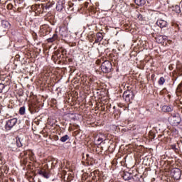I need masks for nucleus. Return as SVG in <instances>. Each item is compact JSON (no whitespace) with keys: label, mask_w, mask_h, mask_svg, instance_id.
Wrapping results in <instances>:
<instances>
[{"label":"nucleus","mask_w":182,"mask_h":182,"mask_svg":"<svg viewBox=\"0 0 182 182\" xmlns=\"http://www.w3.org/2000/svg\"><path fill=\"white\" fill-rule=\"evenodd\" d=\"M122 97L127 103H132L134 99V92L132 90H127L124 92Z\"/></svg>","instance_id":"f257e3e1"},{"label":"nucleus","mask_w":182,"mask_h":182,"mask_svg":"<svg viewBox=\"0 0 182 182\" xmlns=\"http://www.w3.org/2000/svg\"><path fill=\"white\" fill-rule=\"evenodd\" d=\"M18 123V118H12L6 121L5 124L6 132H9L16 126Z\"/></svg>","instance_id":"f03ea898"},{"label":"nucleus","mask_w":182,"mask_h":182,"mask_svg":"<svg viewBox=\"0 0 182 182\" xmlns=\"http://www.w3.org/2000/svg\"><path fill=\"white\" fill-rule=\"evenodd\" d=\"M112 69H113V65L110 61L105 60L102 63L101 70L103 73H110V72H112Z\"/></svg>","instance_id":"7ed1b4c3"},{"label":"nucleus","mask_w":182,"mask_h":182,"mask_svg":"<svg viewBox=\"0 0 182 182\" xmlns=\"http://www.w3.org/2000/svg\"><path fill=\"white\" fill-rule=\"evenodd\" d=\"M171 174L175 180H180L181 177V171L178 168H174L171 171Z\"/></svg>","instance_id":"20e7f679"},{"label":"nucleus","mask_w":182,"mask_h":182,"mask_svg":"<svg viewBox=\"0 0 182 182\" xmlns=\"http://www.w3.org/2000/svg\"><path fill=\"white\" fill-rule=\"evenodd\" d=\"M171 122L173 126H178L181 123V117L178 114H173L171 119Z\"/></svg>","instance_id":"39448f33"},{"label":"nucleus","mask_w":182,"mask_h":182,"mask_svg":"<svg viewBox=\"0 0 182 182\" xmlns=\"http://www.w3.org/2000/svg\"><path fill=\"white\" fill-rule=\"evenodd\" d=\"M60 35H61L63 38H68V36H69V30L66 25L60 26Z\"/></svg>","instance_id":"423d86ee"},{"label":"nucleus","mask_w":182,"mask_h":182,"mask_svg":"<svg viewBox=\"0 0 182 182\" xmlns=\"http://www.w3.org/2000/svg\"><path fill=\"white\" fill-rule=\"evenodd\" d=\"M156 25L157 26L161 28V29H163V28H167V26H168V23H167L166 21L163 19H159L156 21Z\"/></svg>","instance_id":"0eeeda50"},{"label":"nucleus","mask_w":182,"mask_h":182,"mask_svg":"<svg viewBox=\"0 0 182 182\" xmlns=\"http://www.w3.org/2000/svg\"><path fill=\"white\" fill-rule=\"evenodd\" d=\"M65 1L63 0L61 1H58L56 5V9L58 12H62L63 11V8H65Z\"/></svg>","instance_id":"6e6552de"},{"label":"nucleus","mask_w":182,"mask_h":182,"mask_svg":"<svg viewBox=\"0 0 182 182\" xmlns=\"http://www.w3.org/2000/svg\"><path fill=\"white\" fill-rule=\"evenodd\" d=\"M156 41L157 43H164L166 41H167V36H158L155 38Z\"/></svg>","instance_id":"1a4fd4ad"},{"label":"nucleus","mask_w":182,"mask_h":182,"mask_svg":"<svg viewBox=\"0 0 182 182\" xmlns=\"http://www.w3.org/2000/svg\"><path fill=\"white\" fill-rule=\"evenodd\" d=\"M1 26L4 27L7 31L9 30V28H11V23H9V21L6 20H2Z\"/></svg>","instance_id":"9d476101"},{"label":"nucleus","mask_w":182,"mask_h":182,"mask_svg":"<svg viewBox=\"0 0 182 182\" xmlns=\"http://www.w3.org/2000/svg\"><path fill=\"white\" fill-rule=\"evenodd\" d=\"M101 41H103V33H97L94 43H100Z\"/></svg>","instance_id":"9b49d317"},{"label":"nucleus","mask_w":182,"mask_h":182,"mask_svg":"<svg viewBox=\"0 0 182 182\" xmlns=\"http://www.w3.org/2000/svg\"><path fill=\"white\" fill-rule=\"evenodd\" d=\"M37 173L38 174H39V176H42V177H44V178H49V174H48V172H46L45 169L38 170Z\"/></svg>","instance_id":"f8f14e48"},{"label":"nucleus","mask_w":182,"mask_h":182,"mask_svg":"<svg viewBox=\"0 0 182 182\" xmlns=\"http://www.w3.org/2000/svg\"><path fill=\"white\" fill-rule=\"evenodd\" d=\"M122 177H123V179L125 181L132 180L133 178V176L132 175V173L129 172H124L123 173Z\"/></svg>","instance_id":"ddd939ff"},{"label":"nucleus","mask_w":182,"mask_h":182,"mask_svg":"<svg viewBox=\"0 0 182 182\" xmlns=\"http://www.w3.org/2000/svg\"><path fill=\"white\" fill-rule=\"evenodd\" d=\"M173 106L170 105H164L162 107V110L166 112H173Z\"/></svg>","instance_id":"4468645a"},{"label":"nucleus","mask_w":182,"mask_h":182,"mask_svg":"<svg viewBox=\"0 0 182 182\" xmlns=\"http://www.w3.org/2000/svg\"><path fill=\"white\" fill-rule=\"evenodd\" d=\"M39 6L41 8H43V11L42 12H43L45 11V9H49V8H52L53 4L50 3H47L46 4H39Z\"/></svg>","instance_id":"2eb2a0df"},{"label":"nucleus","mask_w":182,"mask_h":182,"mask_svg":"<svg viewBox=\"0 0 182 182\" xmlns=\"http://www.w3.org/2000/svg\"><path fill=\"white\" fill-rule=\"evenodd\" d=\"M9 147L10 150H11V151H16V150H18V146L16 142H12L9 144Z\"/></svg>","instance_id":"dca6fc26"},{"label":"nucleus","mask_w":182,"mask_h":182,"mask_svg":"<svg viewBox=\"0 0 182 182\" xmlns=\"http://www.w3.org/2000/svg\"><path fill=\"white\" fill-rule=\"evenodd\" d=\"M7 33L8 30L0 26V38L2 36H5V35H6Z\"/></svg>","instance_id":"f3484780"},{"label":"nucleus","mask_w":182,"mask_h":182,"mask_svg":"<svg viewBox=\"0 0 182 182\" xmlns=\"http://www.w3.org/2000/svg\"><path fill=\"white\" fill-rule=\"evenodd\" d=\"M57 39H58V34L54 33L51 38H49L47 39V42H48V43H52V42H55V41H56Z\"/></svg>","instance_id":"a211bd4d"},{"label":"nucleus","mask_w":182,"mask_h":182,"mask_svg":"<svg viewBox=\"0 0 182 182\" xmlns=\"http://www.w3.org/2000/svg\"><path fill=\"white\" fill-rule=\"evenodd\" d=\"M134 4L138 6H143L146 4V0H134Z\"/></svg>","instance_id":"6ab92c4d"},{"label":"nucleus","mask_w":182,"mask_h":182,"mask_svg":"<svg viewBox=\"0 0 182 182\" xmlns=\"http://www.w3.org/2000/svg\"><path fill=\"white\" fill-rule=\"evenodd\" d=\"M16 145L17 146V147H22L23 144H22V140L21 139V138H19V136L16 137Z\"/></svg>","instance_id":"aec40b11"},{"label":"nucleus","mask_w":182,"mask_h":182,"mask_svg":"<svg viewBox=\"0 0 182 182\" xmlns=\"http://www.w3.org/2000/svg\"><path fill=\"white\" fill-rule=\"evenodd\" d=\"M172 10L176 14H180L181 12V9H180V6L178 5L173 6Z\"/></svg>","instance_id":"412c9836"},{"label":"nucleus","mask_w":182,"mask_h":182,"mask_svg":"<svg viewBox=\"0 0 182 182\" xmlns=\"http://www.w3.org/2000/svg\"><path fill=\"white\" fill-rule=\"evenodd\" d=\"M21 166H26L28 164V157H23L21 159Z\"/></svg>","instance_id":"4be33fe9"},{"label":"nucleus","mask_w":182,"mask_h":182,"mask_svg":"<svg viewBox=\"0 0 182 182\" xmlns=\"http://www.w3.org/2000/svg\"><path fill=\"white\" fill-rule=\"evenodd\" d=\"M69 139H70L69 135L65 134L60 139V141H62V143H65V141H66L67 140H69Z\"/></svg>","instance_id":"5701e85b"},{"label":"nucleus","mask_w":182,"mask_h":182,"mask_svg":"<svg viewBox=\"0 0 182 182\" xmlns=\"http://www.w3.org/2000/svg\"><path fill=\"white\" fill-rule=\"evenodd\" d=\"M26 112V108L23 106L20 107L19 109V114H21L22 116L25 114V112Z\"/></svg>","instance_id":"b1692460"},{"label":"nucleus","mask_w":182,"mask_h":182,"mask_svg":"<svg viewBox=\"0 0 182 182\" xmlns=\"http://www.w3.org/2000/svg\"><path fill=\"white\" fill-rule=\"evenodd\" d=\"M164 82H166V79H164V77H161L158 83H159V85H160V86H161V85H164Z\"/></svg>","instance_id":"393cba45"},{"label":"nucleus","mask_w":182,"mask_h":182,"mask_svg":"<svg viewBox=\"0 0 182 182\" xmlns=\"http://www.w3.org/2000/svg\"><path fill=\"white\" fill-rule=\"evenodd\" d=\"M73 3H72V2H69L68 3V11H73Z\"/></svg>","instance_id":"a878e982"},{"label":"nucleus","mask_w":182,"mask_h":182,"mask_svg":"<svg viewBox=\"0 0 182 182\" xmlns=\"http://www.w3.org/2000/svg\"><path fill=\"white\" fill-rule=\"evenodd\" d=\"M97 173V171H95L94 172L91 173L92 180L94 181L96 180V173Z\"/></svg>","instance_id":"bb28decb"},{"label":"nucleus","mask_w":182,"mask_h":182,"mask_svg":"<svg viewBox=\"0 0 182 182\" xmlns=\"http://www.w3.org/2000/svg\"><path fill=\"white\" fill-rule=\"evenodd\" d=\"M60 52L62 56H65V55H66V53H67L66 49H65V48H60Z\"/></svg>","instance_id":"cd10ccee"},{"label":"nucleus","mask_w":182,"mask_h":182,"mask_svg":"<svg viewBox=\"0 0 182 182\" xmlns=\"http://www.w3.org/2000/svg\"><path fill=\"white\" fill-rule=\"evenodd\" d=\"M7 9L9 10H11V9H14V4H9L6 6Z\"/></svg>","instance_id":"c85d7f7f"},{"label":"nucleus","mask_w":182,"mask_h":182,"mask_svg":"<svg viewBox=\"0 0 182 182\" xmlns=\"http://www.w3.org/2000/svg\"><path fill=\"white\" fill-rule=\"evenodd\" d=\"M177 90H178V92H181V90H182V81H181V82L178 85V87H177Z\"/></svg>","instance_id":"c756f323"},{"label":"nucleus","mask_w":182,"mask_h":182,"mask_svg":"<svg viewBox=\"0 0 182 182\" xmlns=\"http://www.w3.org/2000/svg\"><path fill=\"white\" fill-rule=\"evenodd\" d=\"M4 89H5V85L0 83V93H2V90H4Z\"/></svg>","instance_id":"7c9ffc66"},{"label":"nucleus","mask_w":182,"mask_h":182,"mask_svg":"<svg viewBox=\"0 0 182 182\" xmlns=\"http://www.w3.org/2000/svg\"><path fill=\"white\" fill-rule=\"evenodd\" d=\"M55 55L57 56V59H58V60H60V59H62V58H63V55H62V54H60V53H56Z\"/></svg>","instance_id":"2f4dec72"},{"label":"nucleus","mask_w":182,"mask_h":182,"mask_svg":"<svg viewBox=\"0 0 182 182\" xmlns=\"http://www.w3.org/2000/svg\"><path fill=\"white\" fill-rule=\"evenodd\" d=\"M36 8H37V9H38V11H40V12H42V11H43V7L39 6V4L36 5Z\"/></svg>","instance_id":"473e14b6"},{"label":"nucleus","mask_w":182,"mask_h":182,"mask_svg":"<svg viewBox=\"0 0 182 182\" xmlns=\"http://www.w3.org/2000/svg\"><path fill=\"white\" fill-rule=\"evenodd\" d=\"M103 138H98L97 139V142H98V144H102V143H103Z\"/></svg>","instance_id":"72a5a7b5"},{"label":"nucleus","mask_w":182,"mask_h":182,"mask_svg":"<svg viewBox=\"0 0 182 182\" xmlns=\"http://www.w3.org/2000/svg\"><path fill=\"white\" fill-rule=\"evenodd\" d=\"M171 149L176 151V150H177L176 145H171Z\"/></svg>","instance_id":"f704fd0d"},{"label":"nucleus","mask_w":182,"mask_h":182,"mask_svg":"<svg viewBox=\"0 0 182 182\" xmlns=\"http://www.w3.org/2000/svg\"><path fill=\"white\" fill-rule=\"evenodd\" d=\"M26 151H24L23 153H21L20 156H26Z\"/></svg>","instance_id":"c9c22d12"},{"label":"nucleus","mask_w":182,"mask_h":182,"mask_svg":"<svg viewBox=\"0 0 182 182\" xmlns=\"http://www.w3.org/2000/svg\"><path fill=\"white\" fill-rule=\"evenodd\" d=\"M85 6L86 8H87V6H89V3H88V2H85Z\"/></svg>","instance_id":"e433bc0d"},{"label":"nucleus","mask_w":182,"mask_h":182,"mask_svg":"<svg viewBox=\"0 0 182 182\" xmlns=\"http://www.w3.org/2000/svg\"><path fill=\"white\" fill-rule=\"evenodd\" d=\"M30 160H31V161H32V160H33V156H31Z\"/></svg>","instance_id":"4c0bfd02"},{"label":"nucleus","mask_w":182,"mask_h":182,"mask_svg":"<svg viewBox=\"0 0 182 182\" xmlns=\"http://www.w3.org/2000/svg\"><path fill=\"white\" fill-rule=\"evenodd\" d=\"M114 114H116V111L114 112Z\"/></svg>","instance_id":"58836bf2"},{"label":"nucleus","mask_w":182,"mask_h":182,"mask_svg":"<svg viewBox=\"0 0 182 182\" xmlns=\"http://www.w3.org/2000/svg\"><path fill=\"white\" fill-rule=\"evenodd\" d=\"M87 157H89V154H87Z\"/></svg>","instance_id":"ea45409f"},{"label":"nucleus","mask_w":182,"mask_h":182,"mask_svg":"<svg viewBox=\"0 0 182 182\" xmlns=\"http://www.w3.org/2000/svg\"><path fill=\"white\" fill-rule=\"evenodd\" d=\"M113 109H116V107H114Z\"/></svg>","instance_id":"a19ab883"},{"label":"nucleus","mask_w":182,"mask_h":182,"mask_svg":"<svg viewBox=\"0 0 182 182\" xmlns=\"http://www.w3.org/2000/svg\"><path fill=\"white\" fill-rule=\"evenodd\" d=\"M152 139H154V136H153Z\"/></svg>","instance_id":"79ce46f5"}]
</instances>
